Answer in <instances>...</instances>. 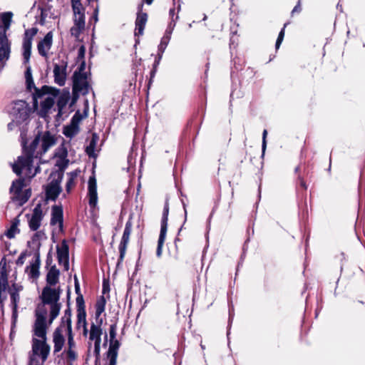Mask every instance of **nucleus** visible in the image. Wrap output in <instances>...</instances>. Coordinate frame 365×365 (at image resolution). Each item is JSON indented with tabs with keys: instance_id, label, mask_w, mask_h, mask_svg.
<instances>
[{
	"instance_id": "nucleus-1",
	"label": "nucleus",
	"mask_w": 365,
	"mask_h": 365,
	"mask_svg": "<svg viewBox=\"0 0 365 365\" xmlns=\"http://www.w3.org/2000/svg\"><path fill=\"white\" fill-rule=\"evenodd\" d=\"M24 134L21 133V145L24 154L12 164L13 171L17 175H24L26 178H32L39 172V166H33V158H41L56 143V138L50 132L46 131L37 135L29 147H26Z\"/></svg>"
},
{
	"instance_id": "nucleus-2",
	"label": "nucleus",
	"mask_w": 365,
	"mask_h": 365,
	"mask_svg": "<svg viewBox=\"0 0 365 365\" xmlns=\"http://www.w3.org/2000/svg\"><path fill=\"white\" fill-rule=\"evenodd\" d=\"M25 78L27 88L30 91H31L32 88L35 91L33 93L34 108H37L39 102L40 108L38 110V115L41 117L46 118L48 113H52L56 99L59 94V90L48 86H43L41 89L36 88L32 79L30 66L26 67Z\"/></svg>"
},
{
	"instance_id": "nucleus-3",
	"label": "nucleus",
	"mask_w": 365,
	"mask_h": 365,
	"mask_svg": "<svg viewBox=\"0 0 365 365\" xmlns=\"http://www.w3.org/2000/svg\"><path fill=\"white\" fill-rule=\"evenodd\" d=\"M60 298L59 289H53L46 286L42 292V301L50 307L49 324L57 317L61 309V304L58 303Z\"/></svg>"
},
{
	"instance_id": "nucleus-4",
	"label": "nucleus",
	"mask_w": 365,
	"mask_h": 365,
	"mask_svg": "<svg viewBox=\"0 0 365 365\" xmlns=\"http://www.w3.org/2000/svg\"><path fill=\"white\" fill-rule=\"evenodd\" d=\"M7 111L11 119L26 124L32 108L25 101L19 100L11 102L7 107Z\"/></svg>"
},
{
	"instance_id": "nucleus-5",
	"label": "nucleus",
	"mask_w": 365,
	"mask_h": 365,
	"mask_svg": "<svg viewBox=\"0 0 365 365\" xmlns=\"http://www.w3.org/2000/svg\"><path fill=\"white\" fill-rule=\"evenodd\" d=\"M50 352V346L43 341L33 339L29 365H43Z\"/></svg>"
},
{
	"instance_id": "nucleus-6",
	"label": "nucleus",
	"mask_w": 365,
	"mask_h": 365,
	"mask_svg": "<svg viewBox=\"0 0 365 365\" xmlns=\"http://www.w3.org/2000/svg\"><path fill=\"white\" fill-rule=\"evenodd\" d=\"M66 334L67 335V347L65 349L66 356L68 361L72 362L77 359V346L74 341V336L71 326V312L70 309H66Z\"/></svg>"
},
{
	"instance_id": "nucleus-7",
	"label": "nucleus",
	"mask_w": 365,
	"mask_h": 365,
	"mask_svg": "<svg viewBox=\"0 0 365 365\" xmlns=\"http://www.w3.org/2000/svg\"><path fill=\"white\" fill-rule=\"evenodd\" d=\"M168 214H169V204L168 201L165 202L163 216L161 220V227L160 236L158 241V247L156 250V255L158 257H160L163 252V246L165 242L167 229H168Z\"/></svg>"
},
{
	"instance_id": "nucleus-8",
	"label": "nucleus",
	"mask_w": 365,
	"mask_h": 365,
	"mask_svg": "<svg viewBox=\"0 0 365 365\" xmlns=\"http://www.w3.org/2000/svg\"><path fill=\"white\" fill-rule=\"evenodd\" d=\"M74 25L71 29L72 36L78 37L85 29V9L83 7L73 8Z\"/></svg>"
},
{
	"instance_id": "nucleus-9",
	"label": "nucleus",
	"mask_w": 365,
	"mask_h": 365,
	"mask_svg": "<svg viewBox=\"0 0 365 365\" xmlns=\"http://www.w3.org/2000/svg\"><path fill=\"white\" fill-rule=\"evenodd\" d=\"M103 334L101 325L92 323L89 329L88 348L91 346V342H94V354L96 357L100 355L101 335Z\"/></svg>"
},
{
	"instance_id": "nucleus-10",
	"label": "nucleus",
	"mask_w": 365,
	"mask_h": 365,
	"mask_svg": "<svg viewBox=\"0 0 365 365\" xmlns=\"http://www.w3.org/2000/svg\"><path fill=\"white\" fill-rule=\"evenodd\" d=\"M45 214L46 211L43 210L42 205L38 203L34 208L31 215H27L29 226L31 230L36 231L41 227Z\"/></svg>"
},
{
	"instance_id": "nucleus-11",
	"label": "nucleus",
	"mask_w": 365,
	"mask_h": 365,
	"mask_svg": "<svg viewBox=\"0 0 365 365\" xmlns=\"http://www.w3.org/2000/svg\"><path fill=\"white\" fill-rule=\"evenodd\" d=\"M89 88L90 85L86 73L75 72L73 75V91L81 95H86L89 91Z\"/></svg>"
},
{
	"instance_id": "nucleus-12",
	"label": "nucleus",
	"mask_w": 365,
	"mask_h": 365,
	"mask_svg": "<svg viewBox=\"0 0 365 365\" xmlns=\"http://www.w3.org/2000/svg\"><path fill=\"white\" fill-rule=\"evenodd\" d=\"M37 32V28H31L25 31L23 41V57L25 64H27L29 61L31 53L32 40Z\"/></svg>"
},
{
	"instance_id": "nucleus-13",
	"label": "nucleus",
	"mask_w": 365,
	"mask_h": 365,
	"mask_svg": "<svg viewBox=\"0 0 365 365\" xmlns=\"http://www.w3.org/2000/svg\"><path fill=\"white\" fill-rule=\"evenodd\" d=\"M65 318L66 311L64 312V314L61 318V325L56 329L53 334V341L54 344L55 353L60 351L65 343V339L63 336V333L66 334V322H65Z\"/></svg>"
},
{
	"instance_id": "nucleus-14",
	"label": "nucleus",
	"mask_w": 365,
	"mask_h": 365,
	"mask_svg": "<svg viewBox=\"0 0 365 365\" xmlns=\"http://www.w3.org/2000/svg\"><path fill=\"white\" fill-rule=\"evenodd\" d=\"M8 274L6 271V262L4 258L0 262V303H3L6 299V290L8 289Z\"/></svg>"
},
{
	"instance_id": "nucleus-15",
	"label": "nucleus",
	"mask_w": 365,
	"mask_h": 365,
	"mask_svg": "<svg viewBox=\"0 0 365 365\" xmlns=\"http://www.w3.org/2000/svg\"><path fill=\"white\" fill-rule=\"evenodd\" d=\"M131 230H132L131 223L128 222L125 224L123 237L121 238V240H120V242L119 245V247H118L120 256H119V259H118V261L117 263L118 266H119V264L123 262V260L125 257L127 246H128L129 239H130V235L131 233Z\"/></svg>"
},
{
	"instance_id": "nucleus-16",
	"label": "nucleus",
	"mask_w": 365,
	"mask_h": 365,
	"mask_svg": "<svg viewBox=\"0 0 365 365\" xmlns=\"http://www.w3.org/2000/svg\"><path fill=\"white\" fill-rule=\"evenodd\" d=\"M61 178L58 175L57 178H53L46 187V195L47 199L55 200L61 192Z\"/></svg>"
},
{
	"instance_id": "nucleus-17",
	"label": "nucleus",
	"mask_w": 365,
	"mask_h": 365,
	"mask_svg": "<svg viewBox=\"0 0 365 365\" xmlns=\"http://www.w3.org/2000/svg\"><path fill=\"white\" fill-rule=\"evenodd\" d=\"M88 184V203L90 207L94 210L97 207L98 204L97 184L95 176L89 178Z\"/></svg>"
},
{
	"instance_id": "nucleus-18",
	"label": "nucleus",
	"mask_w": 365,
	"mask_h": 365,
	"mask_svg": "<svg viewBox=\"0 0 365 365\" xmlns=\"http://www.w3.org/2000/svg\"><path fill=\"white\" fill-rule=\"evenodd\" d=\"M11 46L7 36H0V71L9 58Z\"/></svg>"
},
{
	"instance_id": "nucleus-19",
	"label": "nucleus",
	"mask_w": 365,
	"mask_h": 365,
	"mask_svg": "<svg viewBox=\"0 0 365 365\" xmlns=\"http://www.w3.org/2000/svg\"><path fill=\"white\" fill-rule=\"evenodd\" d=\"M53 43V33L49 31L46 34L44 38L40 41L37 45L38 53L43 57H48V51H50Z\"/></svg>"
},
{
	"instance_id": "nucleus-20",
	"label": "nucleus",
	"mask_w": 365,
	"mask_h": 365,
	"mask_svg": "<svg viewBox=\"0 0 365 365\" xmlns=\"http://www.w3.org/2000/svg\"><path fill=\"white\" fill-rule=\"evenodd\" d=\"M57 257L60 264L63 265L66 270L69 269L68 246L63 240L60 246L57 247Z\"/></svg>"
},
{
	"instance_id": "nucleus-21",
	"label": "nucleus",
	"mask_w": 365,
	"mask_h": 365,
	"mask_svg": "<svg viewBox=\"0 0 365 365\" xmlns=\"http://www.w3.org/2000/svg\"><path fill=\"white\" fill-rule=\"evenodd\" d=\"M175 27V24L172 26V24H169L168 29L165 31V35L161 38L160 43L158 46V60L155 62L156 64L159 63V61L161 59L163 52L165 51L169 41L170 39V36L173 29Z\"/></svg>"
},
{
	"instance_id": "nucleus-22",
	"label": "nucleus",
	"mask_w": 365,
	"mask_h": 365,
	"mask_svg": "<svg viewBox=\"0 0 365 365\" xmlns=\"http://www.w3.org/2000/svg\"><path fill=\"white\" fill-rule=\"evenodd\" d=\"M66 65L65 64H55L53 67L54 81L60 86L65 84L66 78Z\"/></svg>"
},
{
	"instance_id": "nucleus-23",
	"label": "nucleus",
	"mask_w": 365,
	"mask_h": 365,
	"mask_svg": "<svg viewBox=\"0 0 365 365\" xmlns=\"http://www.w3.org/2000/svg\"><path fill=\"white\" fill-rule=\"evenodd\" d=\"M22 290V287L16 284L12 285L10 289L11 302L13 305V318L16 319L17 317V307L20 299L19 292Z\"/></svg>"
},
{
	"instance_id": "nucleus-24",
	"label": "nucleus",
	"mask_w": 365,
	"mask_h": 365,
	"mask_svg": "<svg viewBox=\"0 0 365 365\" xmlns=\"http://www.w3.org/2000/svg\"><path fill=\"white\" fill-rule=\"evenodd\" d=\"M79 115L76 113L73 117L71 122L69 125H66L63 128V133L68 138H73L79 132Z\"/></svg>"
},
{
	"instance_id": "nucleus-25",
	"label": "nucleus",
	"mask_w": 365,
	"mask_h": 365,
	"mask_svg": "<svg viewBox=\"0 0 365 365\" xmlns=\"http://www.w3.org/2000/svg\"><path fill=\"white\" fill-rule=\"evenodd\" d=\"M34 335L38 338V341H43L45 343L46 339V321L36 320L34 325Z\"/></svg>"
},
{
	"instance_id": "nucleus-26",
	"label": "nucleus",
	"mask_w": 365,
	"mask_h": 365,
	"mask_svg": "<svg viewBox=\"0 0 365 365\" xmlns=\"http://www.w3.org/2000/svg\"><path fill=\"white\" fill-rule=\"evenodd\" d=\"M13 14L11 12H4L1 14V19L2 25L0 26V36H7L6 32L11 26Z\"/></svg>"
},
{
	"instance_id": "nucleus-27",
	"label": "nucleus",
	"mask_w": 365,
	"mask_h": 365,
	"mask_svg": "<svg viewBox=\"0 0 365 365\" xmlns=\"http://www.w3.org/2000/svg\"><path fill=\"white\" fill-rule=\"evenodd\" d=\"M51 224L52 225H58L61 230L63 228V210L58 206L52 207Z\"/></svg>"
},
{
	"instance_id": "nucleus-28",
	"label": "nucleus",
	"mask_w": 365,
	"mask_h": 365,
	"mask_svg": "<svg viewBox=\"0 0 365 365\" xmlns=\"http://www.w3.org/2000/svg\"><path fill=\"white\" fill-rule=\"evenodd\" d=\"M99 140V137L96 133H93L91 139L88 140V144L86 147V153L90 157L95 158L97 156V144Z\"/></svg>"
},
{
	"instance_id": "nucleus-29",
	"label": "nucleus",
	"mask_w": 365,
	"mask_h": 365,
	"mask_svg": "<svg viewBox=\"0 0 365 365\" xmlns=\"http://www.w3.org/2000/svg\"><path fill=\"white\" fill-rule=\"evenodd\" d=\"M120 347V342L118 340L110 341L109 349L108 351V359L109 364H116Z\"/></svg>"
},
{
	"instance_id": "nucleus-30",
	"label": "nucleus",
	"mask_w": 365,
	"mask_h": 365,
	"mask_svg": "<svg viewBox=\"0 0 365 365\" xmlns=\"http://www.w3.org/2000/svg\"><path fill=\"white\" fill-rule=\"evenodd\" d=\"M68 103L67 98L64 96H59L57 99V108H58V113L56 114V120H61L63 118V117H66L67 112L66 110V105Z\"/></svg>"
},
{
	"instance_id": "nucleus-31",
	"label": "nucleus",
	"mask_w": 365,
	"mask_h": 365,
	"mask_svg": "<svg viewBox=\"0 0 365 365\" xmlns=\"http://www.w3.org/2000/svg\"><path fill=\"white\" fill-rule=\"evenodd\" d=\"M148 20V15L145 13L138 12L135 21V34L142 35Z\"/></svg>"
},
{
	"instance_id": "nucleus-32",
	"label": "nucleus",
	"mask_w": 365,
	"mask_h": 365,
	"mask_svg": "<svg viewBox=\"0 0 365 365\" xmlns=\"http://www.w3.org/2000/svg\"><path fill=\"white\" fill-rule=\"evenodd\" d=\"M87 327L86 313L83 308L79 307L77 311L76 329H80Z\"/></svg>"
},
{
	"instance_id": "nucleus-33",
	"label": "nucleus",
	"mask_w": 365,
	"mask_h": 365,
	"mask_svg": "<svg viewBox=\"0 0 365 365\" xmlns=\"http://www.w3.org/2000/svg\"><path fill=\"white\" fill-rule=\"evenodd\" d=\"M58 277L59 271L56 267H52L47 274L46 282L51 286L56 285L58 282Z\"/></svg>"
},
{
	"instance_id": "nucleus-34",
	"label": "nucleus",
	"mask_w": 365,
	"mask_h": 365,
	"mask_svg": "<svg viewBox=\"0 0 365 365\" xmlns=\"http://www.w3.org/2000/svg\"><path fill=\"white\" fill-rule=\"evenodd\" d=\"M46 304L43 302L38 304L36 309V319L41 321H46L47 317V308L46 307Z\"/></svg>"
},
{
	"instance_id": "nucleus-35",
	"label": "nucleus",
	"mask_w": 365,
	"mask_h": 365,
	"mask_svg": "<svg viewBox=\"0 0 365 365\" xmlns=\"http://www.w3.org/2000/svg\"><path fill=\"white\" fill-rule=\"evenodd\" d=\"M23 179H19L13 182L12 185L10 188V191L12 193L13 196L17 195L18 194L22 192V188L24 186Z\"/></svg>"
},
{
	"instance_id": "nucleus-36",
	"label": "nucleus",
	"mask_w": 365,
	"mask_h": 365,
	"mask_svg": "<svg viewBox=\"0 0 365 365\" xmlns=\"http://www.w3.org/2000/svg\"><path fill=\"white\" fill-rule=\"evenodd\" d=\"M31 191L30 190H26L24 192H21L17 195L13 196L12 199L15 201L18 202L19 205H24L30 197Z\"/></svg>"
},
{
	"instance_id": "nucleus-37",
	"label": "nucleus",
	"mask_w": 365,
	"mask_h": 365,
	"mask_svg": "<svg viewBox=\"0 0 365 365\" xmlns=\"http://www.w3.org/2000/svg\"><path fill=\"white\" fill-rule=\"evenodd\" d=\"M19 224V220L17 219H14L12 222V224L10 228L7 230L6 235L8 238L11 239L15 237V235L19 232V230L18 228V225Z\"/></svg>"
},
{
	"instance_id": "nucleus-38",
	"label": "nucleus",
	"mask_w": 365,
	"mask_h": 365,
	"mask_svg": "<svg viewBox=\"0 0 365 365\" xmlns=\"http://www.w3.org/2000/svg\"><path fill=\"white\" fill-rule=\"evenodd\" d=\"M77 178V173L76 172H71L68 173V179L66 182V190L67 192H70L72 188L76 185V179Z\"/></svg>"
},
{
	"instance_id": "nucleus-39",
	"label": "nucleus",
	"mask_w": 365,
	"mask_h": 365,
	"mask_svg": "<svg viewBox=\"0 0 365 365\" xmlns=\"http://www.w3.org/2000/svg\"><path fill=\"white\" fill-rule=\"evenodd\" d=\"M106 301L103 297L96 302V316L99 317L105 310Z\"/></svg>"
},
{
	"instance_id": "nucleus-40",
	"label": "nucleus",
	"mask_w": 365,
	"mask_h": 365,
	"mask_svg": "<svg viewBox=\"0 0 365 365\" xmlns=\"http://www.w3.org/2000/svg\"><path fill=\"white\" fill-rule=\"evenodd\" d=\"M39 266L38 262H37L36 264H31L30 267L29 275L32 278H38L39 276Z\"/></svg>"
},
{
	"instance_id": "nucleus-41",
	"label": "nucleus",
	"mask_w": 365,
	"mask_h": 365,
	"mask_svg": "<svg viewBox=\"0 0 365 365\" xmlns=\"http://www.w3.org/2000/svg\"><path fill=\"white\" fill-rule=\"evenodd\" d=\"M117 325L115 324H111L109 328L110 341L117 340L116 337Z\"/></svg>"
},
{
	"instance_id": "nucleus-42",
	"label": "nucleus",
	"mask_w": 365,
	"mask_h": 365,
	"mask_svg": "<svg viewBox=\"0 0 365 365\" xmlns=\"http://www.w3.org/2000/svg\"><path fill=\"white\" fill-rule=\"evenodd\" d=\"M287 24H285L284 26V28L280 31L279 34V36H278V38L277 39V41H276V44H275V47H276V49H278L284 39V28L286 27Z\"/></svg>"
},
{
	"instance_id": "nucleus-43",
	"label": "nucleus",
	"mask_w": 365,
	"mask_h": 365,
	"mask_svg": "<svg viewBox=\"0 0 365 365\" xmlns=\"http://www.w3.org/2000/svg\"><path fill=\"white\" fill-rule=\"evenodd\" d=\"M11 122H10L8 125V130L10 131L14 130L16 128L19 127L20 125L23 124L22 123H19L16 120H14V119H11Z\"/></svg>"
},
{
	"instance_id": "nucleus-44",
	"label": "nucleus",
	"mask_w": 365,
	"mask_h": 365,
	"mask_svg": "<svg viewBox=\"0 0 365 365\" xmlns=\"http://www.w3.org/2000/svg\"><path fill=\"white\" fill-rule=\"evenodd\" d=\"M267 131L266 130H264L263 133H262V155H264V153L265 152V150H266V146H267L266 138H267Z\"/></svg>"
},
{
	"instance_id": "nucleus-45",
	"label": "nucleus",
	"mask_w": 365,
	"mask_h": 365,
	"mask_svg": "<svg viewBox=\"0 0 365 365\" xmlns=\"http://www.w3.org/2000/svg\"><path fill=\"white\" fill-rule=\"evenodd\" d=\"M51 9V7L49 6H45L44 8H42L41 9V18L43 19H44L47 16H48V10H49Z\"/></svg>"
},
{
	"instance_id": "nucleus-46",
	"label": "nucleus",
	"mask_w": 365,
	"mask_h": 365,
	"mask_svg": "<svg viewBox=\"0 0 365 365\" xmlns=\"http://www.w3.org/2000/svg\"><path fill=\"white\" fill-rule=\"evenodd\" d=\"M169 13H170V16H171V21H170V24H172V26H173V24H175V21H177V19H178V16H177L175 17V19H174L173 16H174V14H175V9H170V12H169Z\"/></svg>"
},
{
	"instance_id": "nucleus-47",
	"label": "nucleus",
	"mask_w": 365,
	"mask_h": 365,
	"mask_svg": "<svg viewBox=\"0 0 365 365\" xmlns=\"http://www.w3.org/2000/svg\"><path fill=\"white\" fill-rule=\"evenodd\" d=\"M301 11V0H299L297 4L293 9L292 14H294V13H299Z\"/></svg>"
},
{
	"instance_id": "nucleus-48",
	"label": "nucleus",
	"mask_w": 365,
	"mask_h": 365,
	"mask_svg": "<svg viewBox=\"0 0 365 365\" xmlns=\"http://www.w3.org/2000/svg\"><path fill=\"white\" fill-rule=\"evenodd\" d=\"M72 9L77 7H83L81 3V0H71Z\"/></svg>"
},
{
	"instance_id": "nucleus-49",
	"label": "nucleus",
	"mask_w": 365,
	"mask_h": 365,
	"mask_svg": "<svg viewBox=\"0 0 365 365\" xmlns=\"http://www.w3.org/2000/svg\"><path fill=\"white\" fill-rule=\"evenodd\" d=\"M83 335L84 336H87L88 335L89 336V330L88 329V327H85V328H83Z\"/></svg>"
},
{
	"instance_id": "nucleus-50",
	"label": "nucleus",
	"mask_w": 365,
	"mask_h": 365,
	"mask_svg": "<svg viewBox=\"0 0 365 365\" xmlns=\"http://www.w3.org/2000/svg\"><path fill=\"white\" fill-rule=\"evenodd\" d=\"M145 1L147 4H151L153 0H145Z\"/></svg>"
},
{
	"instance_id": "nucleus-51",
	"label": "nucleus",
	"mask_w": 365,
	"mask_h": 365,
	"mask_svg": "<svg viewBox=\"0 0 365 365\" xmlns=\"http://www.w3.org/2000/svg\"><path fill=\"white\" fill-rule=\"evenodd\" d=\"M301 185H302V187H304V188H306L305 183H304V181H302V182H301Z\"/></svg>"
},
{
	"instance_id": "nucleus-52",
	"label": "nucleus",
	"mask_w": 365,
	"mask_h": 365,
	"mask_svg": "<svg viewBox=\"0 0 365 365\" xmlns=\"http://www.w3.org/2000/svg\"><path fill=\"white\" fill-rule=\"evenodd\" d=\"M184 210H185V217L187 216V210H186V208H185V206L184 205Z\"/></svg>"
},
{
	"instance_id": "nucleus-53",
	"label": "nucleus",
	"mask_w": 365,
	"mask_h": 365,
	"mask_svg": "<svg viewBox=\"0 0 365 365\" xmlns=\"http://www.w3.org/2000/svg\"><path fill=\"white\" fill-rule=\"evenodd\" d=\"M206 19H207V16H206V15H205V16H204V18H203V20H205Z\"/></svg>"
},
{
	"instance_id": "nucleus-54",
	"label": "nucleus",
	"mask_w": 365,
	"mask_h": 365,
	"mask_svg": "<svg viewBox=\"0 0 365 365\" xmlns=\"http://www.w3.org/2000/svg\"><path fill=\"white\" fill-rule=\"evenodd\" d=\"M76 290L78 289V287H77L76 285Z\"/></svg>"
},
{
	"instance_id": "nucleus-55",
	"label": "nucleus",
	"mask_w": 365,
	"mask_h": 365,
	"mask_svg": "<svg viewBox=\"0 0 365 365\" xmlns=\"http://www.w3.org/2000/svg\"><path fill=\"white\" fill-rule=\"evenodd\" d=\"M109 365H116V364H109Z\"/></svg>"
},
{
	"instance_id": "nucleus-56",
	"label": "nucleus",
	"mask_w": 365,
	"mask_h": 365,
	"mask_svg": "<svg viewBox=\"0 0 365 365\" xmlns=\"http://www.w3.org/2000/svg\"><path fill=\"white\" fill-rule=\"evenodd\" d=\"M48 1H51V0H47Z\"/></svg>"
}]
</instances>
